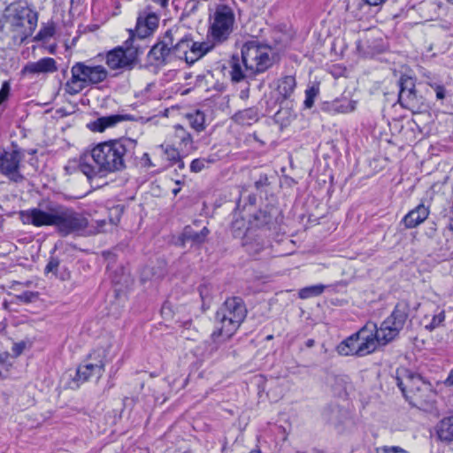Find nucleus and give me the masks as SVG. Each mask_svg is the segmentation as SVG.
<instances>
[{"label": "nucleus", "mask_w": 453, "mask_h": 453, "mask_svg": "<svg viewBox=\"0 0 453 453\" xmlns=\"http://www.w3.org/2000/svg\"><path fill=\"white\" fill-rule=\"evenodd\" d=\"M136 144L135 140L126 137L99 142L81 157L79 169L89 180L98 174L121 172L134 154Z\"/></svg>", "instance_id": "nucleus-1"}, {"label": "nucleus", "mask_w": 453, "mask_h": 453, "mask_svg": "<svg viewBox=\"0 0 453 453\" xmlns=\"http://www.w3.org/2000/svg\"><path fill=\"white\" fill-rule=\"evenodd\" d=\"M247 312L245 303L242 297L226 298L215 315L219 326L211 335L214 343L218 344L228 340L244 321Z\"/></svg>", "instance_id": "nucleus-2"}, {"label": "nucleus", "mask_w": 453, "mask_h": 453, "mask_svg": "<svg viewBox=\"0 0 453 453\" xmlns=\"http://www.w3.org/2000/svg\"><path fill=\"white\" fill-rule=\"evenodd\" d=\"M71 79L65 84L66 94L74 96L89 85L103 82L108 72L103 65H88L84 62H76L71 68Z\"/></svg>", "instance_id": "nucleus-3"}, {"label": "nucleus", "mask_w": 453, "mask_h": 453, "mask_svg": "<svg viewBox=\"0 0 453 453\" xmlns=\"http://www.w3.org/2000/svg\"><path fill=\"white\" fill-rule=\"evenodd\" d=\"M234 13L231 7L226 4H219L214 12L209 17V27L206 42L215 45L226 42L234 31Z\"/></svg>", "instance_id": "nucleus-4"}, {"label": "nucleus", "mask_w": 453, "mask_h": 453, "mask_svg": "<svg viewBox=\"0 0 453 453\" xmlns=\"http://www.w3.org/2000/svg\"><path fill=\"white\" fill-rule=\"evenodd\" d=\"M396 384L403 396L410 402L426 401L430 394L435 393L433 385L426 380L420 374L406 368L396 370Z\"/></svg>", "instance_id": "nucleus-5"}, {"label": "nucleus", "mask_w": 453, "mask_h": 453, "mask_svg": "<svg viewBox=\"0 0 453 453\" xmlns=\"http://www.w3.org/2000/svg\"><path fill=\"white\" fill-rule=\"evenodd\" d=\"M180 35V27H172L162 35L147 54V65L163 67L174 60L175 47Z\"/></svg>", "instance_id": "nucleus-6"}, {"label": "nucleus", "mask_w": 453, "mask_h": 453, "mask_svg": "<svg viewBox=\"0 0 453 453\" xmlns=\"http://www.w3.org/2000/svg\"><path fill=\"white\" fill-rule=\"evenodd\" d=\"M271 49L261 44L257 40L246 42L241 49L242 63L250 73H260L272 65Z\"/></svg>", "instance_id": "nucleus-7"}, {"label": "nucleus", "mask_w": 453, "mask_h": 453, "mask_svg": "<svg viewBox=\"0 0 453 453\" xmlns=\"http://www.w3.org/2000/svg\"><path fill=\"white\" fill-rule=\"evenodd\" d=\"M397 85L399 88L398 103L401 107L411 111L412 113H420L426 110V100L416 88L415 77L401 74Z\"/></svg>", "instance_id": "nucleus-8"}, {"label": "nucleus", "mask_w": 453, "mask_h": 453, "mask_svg": "<svg viewBox=\"0 0 453 453\" xmlns=\"http://www.w3.org/2000/svg\"><path fill=\"white\" fill-rule=\"evenodd\" d=\"M55 212L54 226L61 236L83 230L89 225L88 219L73 208L57 203Z\"/></svg>", "instance_id": "nucleus-9"}, {"label": "nucleus", "mask_w": 453, "mask_h": 453, "mask_svg": "<svg viewBox=\"0 0 453 453\" xmlns=\"http://www.w3.org/2000/svg\"><path fill=\"white\" fill-rule=\"evenodd\" d=\"M174 51L175 59H184L188 64H193L212 50V44L205 42H195L190 34L180 28V35Z\"/></svg>", "instance_id": "nucleus-10"}, {"label": "nucleus", "mask_w": 453, "mask_h": 453, "mask_svg": "<svg viewBox=\"0 0 453 453\" xmlns=\"http://www.w3.org/2000/svg\"><path fill=\"white\" fill-rule=\"evenodd\" d=\"M386 332L373 322H367L362 326L357 332H356L355 337L357 338L359 347V357L367 356L377 349L379 345L385 346L390 342H386L381 337Z\"/></svg>", "instance_id": "nucleus-11"}, {"label": "nucleus", "mask_w": 453, "mask_h": 453, "mask_svg": "<svg viewBox=\"0 0 453 453\" xmlns=\"http://www.w3.org/2000/svg\"><path fill=\"white\" fill-rule=\"evenodd\" d=\"M410 312L411 305L408 301L401 300L397 302L391 314L380 324L382 329L386 332L381 338L386 342L395 340L400 331L403 329L410 317Z\"/></svg>", "instance_id": "nucleus-12"}, {"label": "nucleus", "mask_w": 453, "mask_h": 453, "mask_svg": "<svg viewBox=\"0 0 453 453\" xmlns=\"http://www.w3.org/2000/svg\"><path fill=\"white\" fill-rule=\"evenodd\" d=\"M10 150H4L0 154V173L11 181L19 183L23 181L24 176L20 173V163L25 157V150L12 142Z\"/></svg>", "instance_id": "nucleus-13"}, {"label": "nucleus", "mask_w": 453, "mask_h": 453, "mask_svg": "<svg viewBox=\"0 0 453 453\" xmlns=\"http://www.w3.org/2000/svg\"><path fill=\"white\" fill-rule=\"evenodd\" d=\"M104 350H97L89 354L88 360L80 365L76 370V374L73 379L75 388H79L81 384L88 381L93 376L102 377L106 364Z\"/></svg>", "instance_id": "nucleus-14"}, {"label": "nucleus", "mask_w": 453, "mask_h": 453, "mask_svg": "<svg viewBox=\"0 0 453 453\" xmlns=\"http://www.w3.org/2000/svg\"><path fill=\"white\" fill-rule=\"evenodd\" d=\"M57 203H50L45 210L34 208L20 211V219L24 224L35 226H54Z\"/></svg>", "instance_id": "nucleus-15"}, {"label": "nucleus", "mask_w": 453, "mask_h": 453, "mask_svg": "<svg viewBox=\"0 0 453 453\" xmlns=\"http://www.w3.org/2000/svg\"><path fill=\"white\" fill-rule=\"evenodd\" d=\"M11 15V23L12 26L22 27H27L26 29L31 35L37 27L38 13L28 6L18 5L12 9Z\"/></svg>", "instance_id": "nucleus-16"}, {"label": "nucleus", "mask_w": 453, "mask_h": 453, "mask_svg": "<svg viewBox=\"0 0 453 453\" xmlns=\"http://www.w3.org/2000/svg\"><path fill=\"white\" fill-rule=\"evenodd\" d=\"M159 16L150 6L145 7L138 13L134 31L142 36H150L158 27Z\"/></svg>", "instance_id": "nucleus-17"}, {"label": "nucleus", "mask_w": 453, "mask_h": 453, "mask_svg": "<svg viewBox=\"0 0 453 453\" xmlns=\"http://www.w3.org/2000/svg\"><path fill=\"white\" fill-rule=\"evenodd\" d=\"M106 64L113 70L116 69H133L135 65L134 57L128 53L125 45L118 46L110 50L106 55Z\"/></svg>", "instance_id": "nucleus-18"}, {"label": "nucleus", "mask_w": 453, "mask_h": 453, "mask_svg": "<svg viewBox=\"0 0 453 453\" xmlns=\"http://www.w3.org/2000/svg\"><path fill=\"white\" fill-rule=\"evenodd\" d=\"M280 212L273 206H265L254 213L250 219V224L253 227L268 229L274 228L279 224Z\"/></svg>", "instance_id": "nucleus-19"}, {"label": "nucleus", "mask_w": 453, "mask_h": 453, "mask_svg": "<svg viewBox=\"0 0 453 453\" xmlns=\"http://www.w3.org/2000/svg\"><path fill=\"white\" fill-rule=\"evenodd\" d=\"M386 0H348L346 10L357 19H364L372 15V9L380 7Z\"/></svg>", "instance_id": "nucleus-20"}, {"label": "nucleus", "mask_w": 453, "mask_h": 453, "mask_svg": "<svg viewBox=\"0 0 453 453\" xmlns=\"http://www.w3.org/2000/svg\"><path fill=\"white\" fill-rule=\"evenodd\" d=\"M209 234L210 230L206 226H203L200 231H196L193 226H186L176 243L182 247L187 243H190L191 246L201 245L205 242Z\"/></svg>", "instance_id": "nucleus-21"}, {"label": "nucleus", "mask_w": 453, "mask_h": 453, "mask_svg": "<svg viewBox=\"0 0 453 453\" xmlns=\"http://www.w3.org/2000/svg\"><path fill=\"white\" fill-rule=\"evenodd\" d=\"M129 37L124 42V45L128 53L134 57V62L136 64L140 55L143 54L148 47V38L150 36H142L134 30H128Z\"/></svg>", "instance_id": "nucleus-22"}, {"label": "nucleus", "mask_w": 453, "mask_h": 453, "mask_svg": "<svg viewBox=\"0 0 453 453\" xmlns=\"http://www.w3.org/2000/svg\"><path fill=\"white\" fill-rule=\"evenodd\" d=\"M58 70L57 62L52 58H42L36 62H28L22 69L23 74L54 73Z\"/></svg>", "instance_id": "nucleus-23"}, {"label": "nucleus", "mask_w": 453, "mask_h": 453, "mask_svg": "<svg viewBox=\"0 0 453 453\" xmlns=\"http://www.w3.org/2000/svg\"><path fill=\"white\" fill-rule=\"evenodd\" d=\"M429 213V207L420 203L403 217V222L406 228H414L422 224L428 218Z\"/></svg>", "instance_id": "nucleus-24"}, {"label": "nucleus", "mask_w": 453, "mask_h": 453, "mask_svg": "<svg viewBox=\"0 0 453 453\" xmlns=\"http://www.w3.org/2000/svg\"><path fill=\"white\" fill-rule=\"evenodd\" d=\"M129 119H131L130 115L113 114L98 118L88 124V127L93 132H104L108 127H112L121 121Z\"/></svg>", "instance_id": "nucleus-25"}, {"label": "nucleus", "mask_w": 453, "mask_h": 453, "mask_svg": "<svg viewBox=\"0 0 453 453\" xmlns=\"http://www.w3.org/2000/svg\"><path fill=\"white\" fill-rule=\"evenodd\" d=\"M296 87V81L294 76L288 75L283 77L281 80L279 81V84L277 87L279 96L276 98L275 102L282 104L283 101L288 99L294 93Z\"/></svg>", "instance_id": "nucleus-26"}, {"label": "nucleus", "mask_w": 453, "mask_h": 453, "mask_svg": "<svg viewBox=\"0 0 453 453\" xmlns=\"http://www.w3.org/2000/svg\"><path fill=\"white\" fill-rule=\"evenodd\" d=\"M242 61L238 56H233L230 60V77L233 82H240L246 78L254 76L256 73H250L246 67L242 68Z\"/></svg>", "instance_id": "nucleus-27"}, {"label": "nucleus", "mask_w": 453, "mask_h": 453, "mask_svg": "<svg viewBox=\"0 0 453 453\" xmlns=\"http://www.w3.org/2000/svg\"><path fill=\"white\" fill-rule=\"evenodd\" d=\"M174 129V135L178 140L180 150L185 153L195 150L196 147L191 134L180 125H176Z\"/></svg>", "instance_id": "nucleus-28"}, {"label": "nucleus", "mask_w": 453, "mask_h": 453, "mask_svg": "<svg viewBox=\"0 0 453 453\" xmlns=\"http://www.w3.org/2000/svg\"><path fill=\"white\" fill-rule=\"evenodd\" d=\"M234 120L243 126H250L259 119V111L257 107H250L242 111H237L234 117Z\"/></svg>", "instance_id": "nucleus-29"}, {"label": "nucleus", "mask_w": 453, "mask_h": 453, "mask_svg": "<svg viewBox=\"0 0 453 453\" xmlns=\"http://www.w3.org/2000/svg\"><path fill=\"white\" fill-rule=\"evenodd\" d=\"M358 347V342L353 334L337 345L336 351L341 356L359 357V350L357 351Z\"/></svg>", "instance_id": "nucleus-30"}, {"label": "nucleus", "mask_w": 453, "mask_h": 453, "mask_svg": "<svg viewBox=\"0 0 453 453\" xmlns=\"http://www.w3.org/2000/svg\"><path fill=\"white\" fill-rule=\"evenodd\" d=\"M437 434L441 441L453 442V417L443 418L440 422Z\"/></svg>", "instance_id": "nucleus-31"}, {"label": "nucleus", "mask_w": 453, "mask_h": 453, "mask_svg": "<svg viewBox=\"0 0 453 453\" xmlns=\"http://www.w3.org/2000/svg\"><path fill=\"white\" fill-rule=\"evenodd\" d=\"M445 318V311L443 309L437 307L434 311V314L432 315V319H430V321L424 325L425 329L429 332H433L436 328L443 326Z\"/></svg>", "instance_id": "nucleus-32"}, {"label": "nucleus", "mask_w": 453, "mask_h": 453, "mask_svg": "<svg viewBox=\"0 0 453 453\" xmlns=\"http://www.w3.org/2000/svg\"><path fill=\"white\" fill-rule=\"evenodd\" d=\"M187 119L190 127L196 132H202L205 129V115L203 111L197 110L187 114Z\"/></svg>", "instance_id": "nucleus-33"}, {"label": "nucleus", "mask_w": 453, "mask_h": 453, "mask_svg": "<svg viewBox=\"0 0 453 453\" xmlns=\"http://www.w3.org/2000/svg\"><path fill=\"white\" fill-rule=\"evenodd\" d=\"M246 220L242 217H238L234 214V219L231 222L230 230L234 238L243 237L247 231Z\"/></svg>", "instance_id": "nucleus-34"}, {"label": "nucleus", "mask_w": 453, "mask_h": 453, "mask_svg": "<svg viewBox=\"0 0 453 453\" xmlns=\"http://www.w3.org/2000/svg\"><path fill=\"white\" fill-rule=\"evenodd\" d=\"M325 289H326V286L323 284L308 286V287L303 288L299 290L298 296L301 299H308V298L319 296L324 292Z\"/></svg>", "instance_id": "nucleus-35"}, {"label": "nucleus", "mask_w": 453, "mask_h": 453, "mask_svg": "<svg viewBox=\"0 0 453 453\" xmlns=\"http://www.w3.org/2000/svg\"><path fill=\"white\" fill-rule=\"evenodd\" d=\"M319 94V84H313L305 90V100L303 102L305 108L311 109L313 104L315 98Z\"/></svg>", "instance_id": "nucleus-36"}, {"label": "nucleus", "mask_w": 453, "mask_h": 453, "mask_svg": "<svg viewBox=\"0 0 453 453\" xmlns=\"http://www.w3.org/2000/svg\"><path fill=\"white\" fill-rule=\"evenodd\" d=\"M55 34V26L53 23L48 24L46 26H43L40 31L38 32L37 35L35 36L36 40H45L48 38H50Z\"/></svg>", "instance_id": "nucleus-37"}, {"label": "nucleus", "mask_w": 453, "mask_h": 453, "mask_svg": "<svg viewBox=\"0 0 453 453\" xmlns=\"http://www.w3.org/2000/svg\"><path fill=\"white\" fill-rule=\"evenodd\" d=\"M60 261L57 257L51 256L49 259L47 265L45 266L44 273H51L54 275H57V271L59 266Z\"/></svg>", "instance_id": "nucleus-38"}, {"label": "nucleus", "mask_w": 453, "mask_h": 453, "mask_svg": "<svg viewBox=\"0 0 453 453\" xmlns=\"http://www.w3.org/2000/svg\"><path fill=\"white\" fill-rule=\"evenodd\" d=\"M208 168V166L205 164V161L203 157L196 158L192 160L190 164V171L192 173H200L203 169Z\"/></svg>", "instance_id": "nucleus-39"}, {"label": "nucleus", "mask_w": 453, "mask_h": 453, "mask_svg": "<svg viewBox=\"0 0 453 453\" xmlns=\"http://www.w3.org/2000/svg\"><path fill=\"white\" fill-rule=\"evenodd\" d=\"M164 153L166 157V159L172 163H173L175 160H177L180 157L179 151L175 148H173L170 145H166L164 148Z\"/></svg>", "instance_id": "nucleus-40"}, {"label": "nucleus", "mask_w": 453, "mask_h": 453, "mask_svg": "<svg viewBox=\"0 0 453 453\" xmlns=\"http://www.w3.org/2000/svg\"><path fill=\"white\" fill-rule=\"evenodd\" d=\"M426 83L434 89L436 94V98L438 100H442L446 97V88L441 84H437L431 81H426Z\"/></svg>", "instance_id": "nucleus-41"}, {"label": "nucleus", "mask_w": 453, "mask_h": 453, "mask_svg": "<svg viewBox=\"0 0 453 453\" xmlns=\"http://www.w3.org/2000/svg\"><path fill=\"white\" fill-rule=\"evenodd\" d=\"M37 297H38V293L33 292V291H25V292L21 293L20 295L17 296V298L25 303H32Z\"/></svg>", "instance_id": "nucleus-42"}, {"label": "nucleus", "mask_w": 453, "mask_h": 453, "mask_svg": "<svg viewBox=\"0 0 453 453\" xmlns=\"http://www.w3.org/2000/svg\"><path fill=\"white\" fill-rule=\"evenodd\" d=\"M9 358L8 353H4L0 355V376L5 377L8 372L9 365L6 364V359Z\"/></svg>", "instance_id": "nucleus-43"}, {"label": "nucleus", "mask_w": 453, "mask_h": 453, "mask_svg": "<svg viewBox=\"0 0 453 453\" xmlns=\"http://www.w3.org/2000/svg\"><path fill=\"white\" fill-rule=\"evenodd\" d=\"M10 90H11V87H10L9 82L4 81L2 84V87H1V89H0V104L2 103H4L8 98Z\"/></svg>", "instance_id": "nucleus-44"}, {"label": "nucleus", "mask_w": 453, "mask_h": 453, "mask_svg": "<svg viewBox=\"0 0 453 453\" xmlns=\"http://www.w3.org/2000/svg\"><path fill=\"white\" fill-rule=\"evenodd\" d=\"M438 387L445 386L447 388L453 387V368L449 371L448 377L443 381H438L436 383Z\"/></svg>", "instance_id": "nucleus-45"}, {"label": "nucleus", "mask_w": 453, "mask_h": 453, "mask_svg": "<svg viewBox=\"0 0 453 453\" xmlns=\"http://www.w3.org/2000/svg\"><path fill=\"white\" fill-rule=\"evenodd\" d=\"M141 165H142V166L146 167V168L156 166V164H154L151 161L150 157V155L148 153H144L142 156V157H141Z\"/></svg>", "instance_id": "nucleus-46"}, {"label": "nucleus", "mask_w": 453, "mask_h": 453, "mask_svg": "<svg viewBox=\"0 0 453 453\" xmlns=\"http://www.w3.org/2000/svg\"><path fill=\"white\" fill-rule=\"evenodd\" d=\"M268 184V178L266 174L260 175L259 179L255 181V187L257 189H260L261 188L265 187Z\"/></svg>", "instance_id": "nucleus-47"}, {"label": "nucleus", "mask_w": 453, "mask_h": 453, "mask_svg": "<svg viewBox=\"0 0 453 453\" xmlns=\"http://www.w3.org/2000/svg\"><path fill=\"white\" fill-rule=\"evenodd\" d=\"M95 223L96 224V226H95V229L89 231V233L93 234L102 232L103 227L106 225V220L105 219L96 220Z\"/></svg>", "instance_id": "nucleus-48"}, {"label": "nucleus", "mask_w": 453, "mask_h": 453, "mask_svg": "<svg viewBox=\"0 0 453 453\" xmlns=\"http://www.w3.org/2000/svg\"><path fill=\"white\" fill-rule=\"evenodd\" d=\"M383 453H407V452L400 447L394 446V447L384 448Z\"/></svg>", "instance_id": "nucleus-49"}, {"label": "nucleus", "mask_w": 453, "mask_h": 453, "mask_svg": "<svg viewBox=\"0 0 453 453\" xmlns=\"http://www.w3.org/2000/svg\"><path fill=\"white\" fill-rule=\"evenodd\" d=\"M199 293H200L201 299L204 303L205 300L209 298V293H208L207 286L206 285H200L199 286Z\"/></svg>", "instance_id": "nucleus-50"}, {"label": "nucleus", "mask_w": 453, "mask_h": 453, "mask_svg": "<svg viewBox=\"0 0 453 453\" xmlns=\"http://www.w3.org/2000/svg\"><path fill=\"white\" fill-rule=\"evenodd\" d=\"M25 348L24 342H19L15 343L12 347V351L15 353L16 356H19L22 353Z\"/></svg>", "instance_id": "nucleus-51"}, {"label": "nucleus", "mask_w": 453, "mask_h": 453, "mask_svg": "<svg viewBox=\"0 0 453 453\" xmlns=\"http://www.w3.org/2000/svg\"><path fill=\"white\" fill-rule=\"evenodd\" d=\"M203 158L204 159L205 164L208 167L219 160V157L215 154L209 155L208 157Z\"/></svg>", "instance_id": "nucleus-52"}, {"label": "nucleus", "mask_w": 453, "mask_h": 453, "mask_svg": "<svg viewBox=\"0 0 453 453\" xmlns=\"http://www.w3.org/2000/svg\"><path fill=\"white\" fill-rule=\"evenodd\" d=\"M154 4H158L162 9H166L169 4V0H150Z\"/></svg>", "instance_id": "nucleus-53"}, {"label": "nucleus", "mask_w": 453, "mask_h": 453, "mask_svg": "<svg viewBox=\"0 0 453 453\" xmlns=\"http://www.w3.org/2000/svg\"><path fill=\"white\" fill-rule=\"evenodd\" d=\"M171 309H172L171 303L169 301H166L163 304L161 311L163 314H168L171 311Z\"/></svg>", "instance_id": "nucleus-54"}, {"label": "nucleus", "mask_w": 453, "mask_h": 453, "mask_svg": "<svg viewBox=\"0 0 453 453\" xmlns=\"http://www.w3.org/2000/svg\"><path fill=\"white\" fill-rule=\"evenodd\" d=\"M173 164H176L178 168L180 170L185 168V164L183 160L180 158V157L177 160H175Z\"/></svg>", "instance_id": "nucleus-55"}, {"label": "nucleus", "mask_w": 453, "mask_h": 453, "mask_svg": "<svg viewBox=\"0 0 453 453\" xmlns=\"http://www.w3.org/2000/svg\"><path fill=\"white\" fill-rule=\"evenodd\" d=\"M248 201H249V204L250 206H253L256 203V202H257L256 196L255 195H249L248 196Z\"/></svg>", "instance_id": "nucleus-56"}, {"label": "nucleus", "mask_w": 453, "mask_h": 453, "mask_svg": "<svg viewBox=\"0 0 453 453\" xmlns=\"http://www.w3.org/2000/svg\"><path fill=\"white\" fill-rule=\"evenodd\" d=\"M315 344V341L313 339H308L306 342H305V346L307 348H311L313 347Z\"/></svg>", "instance_id": "nucleus-57"}, {"label": "nucleus", "mask_w": 453, "mask_h": 453, "mask_svg": "<svg viewBox=\"0 0 453 453\" xmlns=\"http://www.w3.org/2000/svg\"><path fill=\"white\" fill-rule=\"evenodd\" d=\"M449 229L453 232V214L452 217H450L449 219Z\"/></svg>", "instance_id": "nucleus-58"}, {"label": "nucleus", "mask_w": 453, "mask_h": 453, "mask_svg": "<svg viewBox=\"0 0 453 453\" xmlns=\"http://www.w3.org/2000/svg\"><path fill=\"white\" fill-rule=\"evenodd\" d=\"M424 76H426V77L428 79V81H431V82H433L432 78H431V73H424Z\"/></svg>", "instance_id": "nucleus-59"}, {"label": "nucleus", "mask_w": 453, "mask_h": 453, "mask_svg": "<svg viewBox=\"0 0 453 453\" xmlns=\"http://www.w3.org/2000/svg\"><path fill=\"white\" fill-rule=\"evenodd\" d=\"M179 191H180V188H174L173 190V193L176 196L179 193Z\"/></svg>", "instance_id": "nucleus-60"}, {"label": "nucleus", "mask_w": 453, "mask_h": 453, "mask_svg": "<svg viewBox=\"0 0 453 453\" xmlns=\"http://www.w3.org/2000/svg\"><path fill=\"white\" fill-rule=\"evenodd\" d=\"M273 338V336L272 334H270V335H267L265 339L267 341H269V340H272Z\"/></svg>", "instance_id": "nucleus-61"}, {"label": "nucleus", "mask_w": 453, "mask_h": 453, "mask_svg": "<svg viewBox=\"0 0 453 453\" xmlns=\"http://www.w3.org/2000/svg\"><path fill=\"white\" fill-rule=\"evenodd\" d=\"M36 152V150H31L28 153L29 154H35Z\"/></svg>", "instance_id": "nucleus-62"}, {"label": "nucleus", "mask_w": 453, "mask_h": 453, "mask_svg": "<svg viewBox=\"0 0 453 453\" xmlns=\"http://www.w3.org/2000/svg\"><path fill=\"white\" fill-rule=\"evenodd\" d=\"M250 453H261L260 451H257V450H253V451H250Z\"/></svg>", "instance_id": "nucleus-63"}, {"label": "nucleus", "mask_w": 453, "mask_h": 453, "mask_svg": "<svg viewBox=\"0 0 453 453\" xmlns=\"http://www.w3.org/2000/svg\"><path fill=\"white\" fill-rule=\"evenodd\" d=\"M447 2L450 4H453V0H447Z\"/></svg>", "instance_id": "nucleus-64"}]
</instances>
